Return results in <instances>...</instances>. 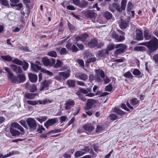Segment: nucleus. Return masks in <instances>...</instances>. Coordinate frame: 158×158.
<instances>
[{
  "mask_svg": "<svg viewBox=\"0 0 158 158\" xmlns=\"http://www.w3.org/2000/svg\"><path fill=\"white\" fill-rule=\"evenodd\" d=\"M95 101L93 99H89L88 100L86 106L85 107V109L88 110L91 108Z\"/></svg>",
  "mask_w": 158,
  "mask_h": 158,
  "instance_id": "obj_18",
  "label": "nucleus"
},
{
  "mask_svg": "<svg viewBox=\"0 0 158 158\" xmlns=\"http://www.w3.org/2000/svg\"><path fill=\"white\" fill-rule=\"evenodd\" d=\"M10 66L12 69L15 73H21L22 72V69L19 66L13 64H11Z\"/></svg>",
  "mask_w": 158,
  "mask_h": 158,
  "instance_id": "obj_14",
  "label": "nucleus"
},
{
  "mask_svg": "<svg viewBox=\"0 0 158 158\" xmlns=\"http://www.w3.org/2000/svg\"><path fill=\"white\" fill-rule=\"evenodd\" d=\"M104 16L107 19H110L112 18V15L108 12H106L104 14Z\"/></svg>",
  "mask_w": 158,
  "mask_h": 158,
  "instance_id": "obj_41",
  "label": "nucleus"
},
{
  "mask_svg": "<svg viewBox=\"0 0 158 158\" xmlns=\"http://www.w3.org/2000/svg\"><path fill=\"white\" fill-rule=\"evenodd\" d=\"M103 78V81L104 82L105 84H107L109 82H110L111 80L110 79L108 78L106 76V77H105Z\"/></svg>",
  "mask_w": 158,
  "mask_h": 158,
  "instance_id": "obj_58",
  "label": "nucleus"
},
{
  "mask_svg": "<svg viewBox=\"0 0 158 158\" xmlns=\"http://www.w3.org/2000/svg\"><path fill=\"white\" fill-rule=\"evenodd\" d=\"M42 61L44 65L49 66H52L56 62L55 60L54 59L51 58L50 60H49L46 57L43 58Z\"/></svg>",
  "mask_w": 158,
  "mask_h": 158,
  "instance_id": "obj_3",
  "label": "nucleus"
},
{
  "mask_svg": "<svg viewBox=\"0 0 158 158\" xmlns=\"http://www.w3.org/2000/svg\"><path fill=\"white\" fill-rule=\"evenodd\" d=\"M36 64L31 63V69L34 72H38L41 69L40 64L39 62H36Z\"/></svg>",
  "mask_w": 158,
  "mask_h": 158,
  "instance_id": "obj_5",
  "label": "nucleus"
},
{
  "mask_svg": "<svg viewBox=\"0 0 158 158\" xmlns=\"http://www.w3.org/2000/svg\"><path fill=\"white\" fill-rule=\"evenodd\" d=\"M75 76L76 77L84 81L86 80L88 77L87 74L82 73H77Z\"/></svg>",
  "mask_w": 158,
  "mask_h": 158,
  "instance_id": "obj_10",
  "label": "nucleus"
},
{
  "mask_svg": "<svg viewBox=\"0 0 158 158\" xmlns=\"http://www.w3.org/2000/svg\"><path fill=\"white\" fill-rule=\"evenodd\" d=\"M132 73L133 74L136 76L139 75L140 74V71L137 69H134Z\"/></svg>",
  "mask_w": 158,
  "mask_h": 158,
  "instance_id": "obj_52",
  "label": "nucleus"
},
{
  "mask_svg": "<svg viewBox=\"0 0 158 158\" xmlns=\"http://www.w3.org/2000/svg\"><path fill=\"white\" fill-rule=\"evenodd\" d=\"M129 20L130 19H129V20H127V21L121 19L119 23L120 28L122 29H126L128 26Z\"/></svg>",
  "mask_w": 158,
  "mask_h": 158,
  "instance_id": "obj_9",
  "label": "nucleus"
},
{
  "mask_svg": "<svg viewBox=\"0 0 158 158\" xmlns=\"http://www.w3.org/2000/svg\"><path fill=\"white\" fill-rule=\"evenodd\" d=\"M45 128L43 127L42 126H39V127L37 130V131L39 132V133H41L43 131H44Z\"/></svg>",
  "mask_w": 158,
  "mask_h": 158,
  "instance_id": "obj_59",
  "label": "nucleus"
},
{
  "mask_svg": "<svg viewBox=\"0 0 158 158\" xmlns=\"http://www.w3.org/2000/svg\"><path fill=\"white\" fill-rule=\"evenodd\" d=\"M123 76L125 77L128 78L132 79L133 77V76L130 71H128L125 73Z\"/></svg>",
  "mask_w": 158,
  "mask_h": 158,
  "instance_id": "obj_37",
  "label": "nucleus"
},
{
  "mask_svg": "<svg viewBox=\"0 0 158 158\" xmlns=\"http://www.w3.org/2000/svg\"><path fill=\"white\" fill-rule=\"evenodd\" d=\"M1 58L7 61H11L13 60V58L9 55L2 56H1Z\"/></svg>",
  "mask_w": 158,
  "mask_h": 158,
  "instance_id": "obj_29",
  "label": "nucleus"
},
{
  "mask_svg": "<svg viewBox=\"0 0 158 158\" xmlns=\"http://www.w3.org/2000/svg\"><path fill=\"white\" fill-rule=\"evenodd\" d=\"M37 95V94L35 93H27L25 94V97L29 99H32L34 98Z\"/></svg>",
  "mask_w": 158,
  "mask_h": 158,
  "instance_id": "obj_26",
  "label": "nucleus"
},
{
  "mask_svg": "<svg viewBox=\"0 0 158 158\" xmlns=\"http://www.w3.org/2000/svg\"><path fill=\"white\" fill-rule=\"evenodd\" d=\"M85 154V152L82 151L81 150L80 151H77L74 154L75 156L76 157H79Z\"/></svg>",
  "mask_w": 158,
  "mask_h": 158,
  "instance_id": "obj_33",
  "label": "nucleus"
},
{
  "mask_svg": "<svg viewBox=\"0 0 158 158\" xmlns=\"http://www.w3.org/2000/svg\"><path fill=\"white\" fill-rule=\"evenodd\" d=\"M67 119V116H62L60 118V122L61 123L64 122Z\"/></svg>",
  "mask_w": 158,
  "mask_h": 158,
  "instance_id": "obj_61",
  "label": "nucleus"
},
{
  "mask_svg": "<svg viewBox=\"0 0 158 158\" xmlns=\"http://www.w3.org/2000/svg\"><path fill=\"white\" fill-rule=\"evenodd\" d=\"M98 42L97 40L93 39L91 40L88 44V46L90 48L95 47L98 45Z\"/></svg>",
  "mask_w": 158,
  "mask_h": 158,
  "instance_id": "obj_19",
  "label": "nucleus"
},
{
  "mask_svg": "<svg viewBox=\"0 0 158 158\" xmlns=\"http://www.w3.org/2000/svg\"><path fill=\"white\" fill-rule=\"evenodd\" d=\"M47 118V117H46L43 116L37 118V120L41 123H42L43 122L45 121Z\"/></svg>",
  "mask_w": 158,
  "mask_h": 158,
  "instance_id": "obj_45",
  "label": "nucleus"
},
{
  "mask_svg": "<svg viewBox=\"0 0 158 158\" xmlns=\"http://www.w3.org/2000/svg\"><path fill=\"white\" fill-rule=\"evenodd\" d=\"M144 38L146 40L150 39L151 38V35L149 34L147 30H145L144 31Z\"/></svg>",
  "mask_w": 158,
  "mask_h": 158,
  "instance_id": "obj_32",
  "label": "nucleus"
},
{
  "mask_svg": "<svg viewBox=\"0 0 158 158\" xmlns=\"http://www.w3.org/2000/svg\"><path fill=\"white\" fill-rule=\"evenodd\" d=\"M153 60L156 63H158V54L155 55L153 57Z\"/></svg>",
  "mask_w": 158,
  "mask_h": 158,
  "instance_id": "obj_64",
  "label": "nucleus"
},
{
  "mask_svg": "<svg viewBox=\"0 0 158 158\" xmlns=\"http://www.w3.org/2000/svg\"><path fill=\"white\" fill-rule=\"evenodd\" d=\"M3 69L8 73V78L9 79L12 78L13 77V74L11 72L10 69L7 67H4Z\"/></svg>",
  "mask_w": 158,
  "mask_h": 158,
  "instance_id": "obj_27",
  "label": "nucleus"
},
{
  "mask_svg": "<svg viewBox=\"0 0 158 158\" xmlns=\"http://www.w3.org/2000/svg\"><path fill=\"white\" fill-rule=\"evenodd\" d=\"M62 62L59 60H57L56 63L55 64H54V67L58 68L60 67L62 65Z\"/></svg>",
  "mask_w": 158,
  "mask_h": 158,
  "instance_id": "obj_42",
  "label": "nucleus"
},
{
  "mask_svg": "<svg viewBox=\"0 0 158 158\" xmlns=\"http://www.w3.org/2000/svg\"><path fill=\"white\" fill-rule=\"evenodd\" d=\"M25 88L28 89L31 92L33 93L36 91L37 89L36 86L35 85L33 84L31 85L29 82L26 83Z\"/></svg>",
  "mask_w": 158,
  "mask_h": 158,
  "instance_id": "obj_8",
  "label": "nucleus"
},
{
  "mask_svg": "<svg viewBox=\"0 0 158 158\" xmlns=\"http://www.w3.org/2000/svg\"><path fill=\"white\" fill-rule=\"evenodd\" d=\"M27 122V125L32 130H35L37 127V124L35 120L31 118H28Z\"/></svg>",
  "mask_w": 158,
  "mask_h": 158,
  "instance_id": "obj_2",
  "label": "nucleus"
},
{
  "mask_svg": "<svg viewBox=\"0 0 158 158\" xmlns=\"http://www.w3.org/2000/svg\"><path fill=\"white\" fill-rule=\"evenodd\" d=\"M127 2V0H122L121 3V8L122 10H124L125 9Z\"/></svg>",
  "mask_w": 158,
  "mask_h": 158,
  "instance_id": "obj_43",
  "label": "nucleus"
},
{
  "mask_svg": "<svg viewBox=\"0 0 158 158\" xmlns=\"http://www.w3.org/2000/svg\"><path fill=\"white\" fill-rule=\"evenodd\" d=\"M55 78L58 81H61L62 79H63L62 75H61L60 72L55 77Z\"/></svg>",
  "mask_w": 158,
  "mask_h": 158,
  "instance_id": "obj_50",
  "label": "nucleus"
},
{
  "mask_svg": "<svg viewBox=\"0 0 158 158\" xmlns=\"http://www.w3.org/2000/svg\"><path fill=\"white\" fill-rule=\"evenodd\" d=\"M11 126L12 127L17 128V129L20 130L22 132L21 133V135H23L24 134V130L23 128L17 123H13L11 124Z\"/></svg>",
  "mask_w": 158,
  "mask_h": 158,
  "instance_id": "obj_13",
  "label": "nucleus"
},
{
  "mask_svg": "<svg viewBox=\"0 0 158 158\" xmlns=\"http://www.w3.org/2000/svg\"><path fill=\"white\" fill-rule=\"evenodd\" d=\"M139 44L146 46L149 49V52L151 53L158 48V40L154 37L149 42H142Z\"/></svg>",
  "mask_w": 158,
  "mask_h": 158,
  "instance_id": "obj_1",
  "label": "nucleus"
},
{
  "mask_svg": "<svg viewBox=\"0 0 158 158\" xmlns=\"http://www.w3.org/2000/svg\"><path fill=\"white\" fill-rule=\"evenodd\" d=\"M111 36L112 38L115 40L116 42H121L123 41L125 39L124 35L119 36L114 32H113Z\"/></svg>",
  "mask_w": 158,
  "mask_h": 158,
  "instance_id": "obj_6",
  "label": "nucleus"
},
{
  "mask_svg": "<svg viewBox=\"0 0 158 158\" xmlns=\"http://www.w3.org/2000/svg\"><path fill=\"white\" fill-rule=\"evenodd\" d=\"M115 47V46L113 44H109L107 47V50L108 51H110L113 49Z\"/></svg>",
  "mask_w": 158,
  "mask_h": 158,
  "instance_id": "obj_47",
  "label": "nucleus"
},
{
  "mask_svg": "<svg viewBox=\"0 0 158 158\" xmlns=\"http://www.w3.org/2000/svg\"><path fill=\"white\" fill-rule=\"evenodd\" d=\"M51 83V81L48 80V81H44L41 85L40 88V90L43 91L44 90L46 89V88L49 86V85Z\"/></svg>",
  "mask_w": 158,
  "mask_h": 158,
  "instance_id": "obj_11",
  "label": "nucleus"
},
{
  "mask_svg": "<svg viewBox=\"0 0 158 158\" xmlns=\"http://www.w3.org/2000/svg\"><path fill=\"white\" fill-rule=\"evenodd\" d=\"M139 101L136 98H134L131 100L130 103L133 106H135L139 103Z\"/></svg>",
  "mask_w": 158,
  "mask_h": 158,
  "instance_id": "obj_36",
  "label": "nucleus"
},
{
  "mask_svg": "<svg viewBox=\"0 0 158 158\" xmlns=\"http://www.w3.org/2000/svg\"><path fill=\"white\" fill-rule=\"evenodd\" d=\"M83 127L85 130L89 132H91L94 129V127L89 124L85 125L83 126Z\"/></svg>",
  "mask_w": 158,
  "mask_h": 158,
  "instance_id": "obj_22",
  "label": "nucleus"
},
{
  "mask_svg": "<svg viewBox=\"0 0 158 158\" xmlns=\"http://www.w3.org/2000/svg\"><path fill=\"white\" fill-rule=\"evenodd\" d=\"M134 50L137 51H143L145 50V48L142 46H137L134 48Z\"/></svg>",
  "mask_w": 158,
  "mask_h": 158,
  "instance_id": "obj_46",
  "label": "nucleus"
},
{
  "mask_svg": "<svg viewBox=\"0 0 158 158\" xmlns=\"http://www.w3.org/2000/svg\"><path fill=\"white\" fill-rule=\"evenodd\" d=\"M132 8V4L130 2H129L128 3L127 6V10L128 11H130Z\"/></svg>",
  "mask_w": 158,
  "mask_h": 158,
  "instance_id": "obj_60",
  "label": "nucleus"
},
{
  "mask_svg": "<svg viewBox=\"0 0 158 158\" xmlns=\"http://www.w3.org/2000/svg\"><path fill=\"white\" fill-rule=\"evenodd\" d=\"M70 50L73 52H76L79 50V49L74 45H72Z\"/></svg>",
  "mask_w": 158,
  "mask_h": 158,
  "instance_id": "obj_48",
  "label": "nucleus"
},
{
  "mask_svg": "<svg viewBox=\"0 0 158 158\" xmlns=\"http://www.w3.org/2000/svg\"><path fill=\"white\" fill-rule=\"evenodd\" d=\"M96 60V59L95 57H92L87 59L86 60V62L88 63L90 62H94Z\"/></svg>",
  "mask_w": 158,
  "mask_h": 158,
  "instance_id": "obj_54",
  "label": "nucleus"
},
{
  "mask_svg": "<svg viewBox=\"0 0 158 158\" xmlns=\"http://www.w3.org/2000/svg\"><path fill=\"white\" fill-rule=\"evenodd\" d=\"M19 154V152L17 151H12L7 154L5 156H4L2 154L0 153V158H5L12 156L13 155Z\"/></svg>",
  "mask_w": 158,
  "mask_h": 158,
  "instance_id": "obj_24",
  "label": "nucleus"
},
{
  "mask_svg": "<svg viewBox=\"0 0 158 158\" xmlns=\"http://www.w3.org/2000/svg\"><path fill=\"white\" fill-rule=\"evenodd\" d=\"M12 62L15 64H17L19 65H21L23 64V62L21 60L18 59H15L12 60Z\"/></svg>",
  "mask_w": 158,
  "mask_h": 158,
  "instance_id": "obj_31",
  "label": "nucleus"
},
{
  "mask_svg": "<svg viewBox=\"0 0 158 158\" xmlns=\"http://www.w3.org/2000/svg\"><path fill=\"white\" fill-rule=\"evenodd\" d=\"M18 77L19 78V82H22L26 80V77L25 75L22 74L18 75Z\"/></svg>",
  "mask_w": 158,
  "mask_h": 158,
  "instance_id": "obj_39",
  "label": "nucleus"
},
{
  "mask_svg": "<svg viewBox=\"0 0 158 158\" xmlns=\"http://www.w3.org/2000/svg\"><path fill=\"white\" fill-rule=\"evenodd\" d=\"M64 108L66 110H69L75 105V102L73 100L69 99L65 103Z\"/></svg>",
  "mask_w": 158,
  "mask_h": 158,
  "instance_id": "obj_7",
  "label": "nucleus"
},
{
  "mask_svg": "<svg viewBox=\"0 0 158 158\" xmlns=\"http://www.w3.org/2000/svg\"><path fill=\"white\" fill-rule=\"evenodd\" d=\"M77 62L78 63L81 67H84V62L83 60L81 59H78L77 60Z\"/></svg>",
  "mask_w": 158,
  "mask_h": 158,
  "instance_id": "obj_56",
  "label": "nucleus"
},
{
  "mask_svg": "<svg viewBox=\"0 0 158 158\" xmlns=\"http://www.w3.org/2000/svg\"><path fill=\"white\" fill-rule=\"evenodd\" d=\"M96 72L97 74L95 78V81L98 82H100L102 80L99 76V75L102 78H104L105 77V73L102 70H96Z\"/></svg>",
  "mask_w": 158,
  "mask_h": 158,
  "instance_id": "obj_4",
  "label": "nucleus"
},
{
  "mask_svg": "<svg viewBox=\"0 0 158 158\" xmlns=\"http://www.w3.org/2000/svg\"><path fill=\"white\" fill-rule=\"evenodd\" d=\"M111 6L112 7H114L118 11H120V8L119 7L118 4L117 3H113L112 4V5Z\"/></svg>",
  "mask_w": 158,
  "mask_h": 158,
  "instance_id": "obj_53",
  "label": "nucleus"
},
{
  "mask_svg": "<svg viewBox=\"0 0 158 158\" xmlns=\"http://www.w3.org/2000/svg\"><path fill=\"white\" fill-rule=\"evenodd\" d=\"M88 4V2L84 0L81 3H80L78 6L81 8H83L87 7Z\"/></svg>",
  "mask_w": 158,
  "mask_h": 158,
  "instance_id": "obj_28",
  "label": "nucleus"
},
{
  "mask_svg": "<svg viewBox=\"0 0 158 158\" xmlns=\"http://www.w3.org/2000/svg\"><path fill=\"white\" fill-rule=\"evenodd\" d=\"M60 73L62 75L63 79L64 80L67 79L70 76V73L69 71L60 72Z\"/></svg>",
  "mask_w": 158,
  "mask_h": 158,
  "instance_id": "obj_21",
  "label": "nucleus"
},
{
  "mask_svg": "<svg viewBox=\"0 0 158 158\" xmlns=\"http://www.w3.org/2000/svg\"><path fill=\"white\" fill-rule=\"evenodd\" d=\"M48 55L51 57H56L57 56L56 52L53 51H50L48 53Z\"/></svg>",
  "mask_w": 158,
  "mask_h": 158,
  "instance_id": "obj_38",
  "label": "nucleus"
},
{
  "mask_svg": "<svg viewBox=\"0 0 158 158\" xmlns=\"http://www.w3.org/2000/svg\"><path fill=\"white\" fill-rule=\"evenodd\" d=\"M110 117L111 119L113 120H115L117 117V116L115 114H111L110 115Z\"/></svg>",
  "mask_w": 158,
  "mask_h": 158,
  "instance_id": "obj_63",
  "label": "nucleus"
},
{
  "mask_svg": "<svg viewBox=\"0 0 158 158\" xmlns=\"http://www.w3.org/2000/svg\"><path fill=\"white\" fill-rule=\"evenodd\" d=\"M124 50L123 49L118 48L116 49L114 52V54L115 56H116L118 54H121L124 52Z\"/></svg>",
  "mask_w": 158,
  "mask_h": 158,
  "instance_id": "obj_40",
  "label": "nucleus"
},
{
  "mask_svg": "<svg viewBox=\"0 0 158 158\" xmlns=\"http://www.w3.org/2000/svg\"><path fill=\"white\" fill-rule=\"evenodd\" d=\"M66 82L70 87H74L75 86V81L74 80H69Z\"/></svg>",
  "mask_w": 158,
  "mask_h": 158,
  "instance_id": "obj_30",
  "label": "nucleus"
},
{
  "mask_svg": "<svg viewBox=\"0 0 158 158\" xmlns=\"http://www.w3.org/2000/svg\"><path fill=\"white\" fill-rule=\"evenodd\" d=\"M28 104L32 105H36L38 104V102L36 101L28 100L27 101Z\"/></svg>",
  "mask_w": 158,
  "mask_h": 158,
  "instance_id": "obj_49",
  "label": "nucleus"
},
{
  "mask_svg": "<svg viewBox=\"0 0 158 158\" xmlns=\"http://www.w3.org/2000/svg\"><path fill=\"white\" fill-rule=\"evenodd\" d=\"M10 131L11 134L13 136H19L20 134V132L12 128H10Z\"/></svg>",
  "mask_w": 158,
  "mask_h": 158,
  "instance_id": "obj_25",
  "label": "nucleus"
},
{
  "mask_svg": "<svg viewBox=\"0 0 158 158\" xmlns=\"http://www.w3.org/2000/svg\"><path fill=\"white\" fill-rule=\"evenodd\" d=\"M18 122L24 127H26L27 126L26 122L24 120H21Z\"/></svg>",
  "mask_w": 158,
  "mask_h": 158,
  "instance_id": "obj_62",
  "label": "nucleus"
},
{
  "mask_svg": "<svg viewBox=\"0 0 158 158\" xmlns=\"http://www.w3.org/2000/svg\"><path fill=\"white\" fill-rule=\"evenodd\" d=\"M112 89V86L111 84H110L108 85L105 88V90L106 91L110 92L111 91Z\"/></svg>",
  "mask_w": 158,
  "mask_h": 158,
  "instance_id": "obj_55",
  "label": "nucleus"
},
{
  "mask_svg": "<svg viewBox=\"0 0 158 158\" xmlns=\"http://www.w3.org/2000/svg\"><path fill=\"white\" fill-rule=\"evenodd\" d=\"M1 3L4 6H9L8 1L7 0H0Z\"/></svg>",
  "mask_w": 158,
  "mask_h": 158,
  "instance_id": "obj_51",
  "label": "nucleus"
},
{
  "mask_svg": "<svg viewBox=\"0 0 158 158\" xmlns=\"http://www.w3.org/2000/svg\"><path fill=\"white\" fill-rule=\"evenodd\" d=\"M28 77L31 82L35 83L37 81L38 79L37 75L30 73L29 74Z\"/></svg>",
  "mask_w": 158,
  "mask_h": 158,
  "instance_id": "obj_17",
  "label": "nucleus"
},
{
  "mask_svg": "<svg viewBox=\"0 0 158 158\" xmlns=\"http://www.w3.org/2000/svg\"><path fill=\"white\" fill-rule=\"evenodd\" d=\"M60 53L61 55H65L67 54V52L65 48H62L60 51Z\"/></svg>",
  "mask_w": 158,
  "mask_h": 158,
  "instance_id": "obj_57",
  "label": "nucleus"
},
{
  "mask_svg": "<svg viewBox=\"0 0 158 158\" xmlns=\"http://www.w3.org/2000/svg\"><path fill=\"white\" fill-rule=\"evenodd\" d=\"M56 123V120L55 119H51L48 120L44 124V126L47 128H48V127L51 126Z\"/></svg>",
  "mask_w": 158,
  "mask_h": 158,
  "instance_id": "obj_15",
  "label": "nucleus"
},
{
  "mask_svg": "<svg viewBox=\"0 0 158 158\" xmlns=\"http://www.w3.org/2000/svg\"><path fill=\"white\" fill-rule=\"evenodd\" d=\"M135 39L138 40H142L143 39V35L142 31L141 30L137 29L135 31Z\"/></svg>",
  "mask_w": 158,
  "mask_h": 158,
  "instance_id": "obj_12",
  "label": "nucleus"
},
{
  "mask_svg": "<svg viewBox=\"0 0 158 158\" xmlns=\"http://www.w3.org/2000/svg\"><path fill=\"white\" fill-rule=\"evenodd\" d=\"M114 111L115 113L118 114L122 115L124 114V113L120 109L118 108H115L114 109Z\"/></svg>",
  "mask_w": 158,
  "mask_h": 158,
  "instance_id": "obj_35",
  "label": "nucleus"
},
{
  "mask_svg": "<svg viewBox=\"0 0 158 158\" xmlns=\"http://www.w3.org/2000/svg\"><path fill=\"white\" fill-rule=\"evenodd\" d=\"M10 5L14 9L19 10H21L23 7V4L21 3L17 4H10Z\"/></svg>",
  "mask_w": 158,
  "mask_h": 158,
  "instance_id": "obj_23",
  "label": "nucleus"
},
{
  "mask_svg": "<svg viewBox=\"0 0 158 158\" xmlns=\"http://www.w3.org/2000/svg\"><path fill=\"white\" fill-rule=\"evenodd\" d=\"M85 13L87 17L90 18H94L96 17L97 16L94 12L90 10L87 11Z\"/></svg>",
  "mask_w": 158,
  "mask_h": 158,
  "instance_id": "obj_16",
  "label": "nucleus"
},
{
  "mask_svg": "<svg viewBox=\"0 0 158 158\" xmlns=\"http://www.w3.org/2000/svg\"><path fill=\"white\" fill-rule=\"evenodd\" d=\"M115 48H118L125 50L126 48L127 47L123 44H120L116 45Z\"/></svg>",
  "mask_w": 158,
  "mask_h": 158,
  "instance_id": "obj_34",
  "label": "nucleus"
},
{
  "mask_svg": "<svg viewBox=\"0 0 158 158\" xmlns=\"http://www.w3.org/2000/svg\"><path fill=\"white\" fill-rule=\"evenodd\" d=\"M88 37V35L87 34H84L80 36H79L76 37L75 39V40L76 41L80 40L82 41H84L86 40Z\"/></svg>",
  "mask_w": 158,
  "mask_h": 158,
  "instance_id": "obj_20",
  "label": "nucleus"
},
{
  "mask_svg": "<svg viewBox=\"0 0 158 158\" xmlns=\"http://www.w3.org/2000/svg\"><path fill=\"white\" fill-rule=\"evenodd\" d=\"M41 71L42 72L44 73H46L47 75L50 76H52L53 75V73L52 72L44 69H41Z\"/></svg>",
  "mask_w": 158,
  "mask_h": 158,
  "instance_id": "obj_44",
  "label": "nucleus"
}]
</instances>
